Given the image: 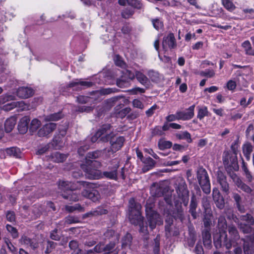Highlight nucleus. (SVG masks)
<instances>
[{
    "label": "nucleus",
    "mask_w": 254,
    "mask_h": 254,
    "mask_svg": "<svg viewBox=\"0 0 254 254\" xmlns=\"http://www.w3.org/2000/svg\"><path fill=\"white\" fill-rule=\"evenodd\" d=\"M6 153L9 156L15 157L16 158L20 157V151L19 149L16 147H10L6 149Z\"/></svg>",
    "instance_id": "f704fd0d"
},
{
    "label": "nucleus",
    "mask_w": 254,
    "mask_h": 254,
    "mask_svg": "<svg viewBox=\"0 0 254 254\" xmlns=\"http://www.w3.org/2000/svg\"><path fill=\"white\" fill-rule=\"evenodd\" d=\"M223 161L226 169L232 168L235 171L238 170L237 156L236 155L230 154L228 151H225L223 153Z\"/></svg>",
    "instance_id": "6e6552de"
},
{
    "label": "nucleus",
    "mask_w": 254,
    "mask_h": 254,
    "mask_svg": "<svg viewBox=\"0 0 254 254\" xmlns=\"http://www.w3.org/2000/svg\"><path fill=\"white\" fill-rule=\"evenodd\" d=\"M152 22L154 27L158 30L162 29L163 27V23L159 19H152Z\"/></svg>",
    "instance_id": "4d7b16f0"
},
{
    "label": "nucleus",
    "mask_w": 254,
    "mask_h": 254,
    "mask_svg": "<svg viewBox=\"0 0 254 254\" xmlns=\"http://www.w3.org/2000/svg\"><path fill=\"white\" fill-rule=\"evenodd\" d=\"M229 238L224 231L220 234L215 233L213 236L214 244L216 248L221 247L222 244L228 250H230L232 246L238 244L237 241L240 240V235L236 227L230 225L228 227Z\"/></svg>",
    "instance_id": "f03ea898"
},
{
    "label": "nucleus",
    "mask_w": 254,
    "mask_h": 254,
    "mask_svg": "<svg viewBox=\"0 0 254 254\" xmlns=\"http://www.w3.org/2000/svg\"><path fill=\"white\" fill-rule=\"evenodd\" d=\"M197 178L202 190L206 194L210 192V183L208 175L206 170L203 168H199L197 171Z\"/></svg>",
    "instance_id": "39448f33"
},
{
    "label": "nucleus",
    "mask_w": 254,
    "mask_h": 254,
    "mask_svg": "<svg viewBox=\"0 0 254 254\" xmlns=\"http://www.w3.org/2000/svg\"><path fill=\"white\" fill-rule=\"evenodd\" d=\"M109 134H111V137L109 139L108 141H110L111 147L109 148H105L104 149V152L106 153V157L109 158L110 157L111 154L116 152L123 146L125 139L122 136L118 137L116 138H114V134L111 131L110 129V132Z\"/></svg>",
    "instance_id": "20e7f679"
},
{
    "label": "nucleus",
    "mask_w": 254,
    "mask_h": 254,
    "mask_svg": "<svg viewBox=\"0 0 254 254\" xmlns=\"http://www.w3.org/2000/svg\"><path fill=\"white\" fill-rule=\"evenodd\" d=\"M49 159L57 163L62 162L64 159V156L62 153L55 152L50 156Z\"/></svg>",
    "instance_id": "2f4dec72"
},
{
    "label": "nucleus",
    "mask_w": 254,
    "mask_h": 254,
    "mask_svg": "<svg viewBox=\"0 0 254 254\" xmlns=\"http://www.w3.org/2000/svg\"><path fill=\"white\" fill-rule=\"evenodd\" d=\"M243 151L247 159L249 160L250 158L251 154L253 151L252 145L249 142H247L246 143L244 144L243 146Z\"/></svg>",
    "instance_id": "bb28decb"
},
{
    "label": "nucleus",
    "mask_w": 254,
    "mask_h": 254,
    "mask_svg": "<svg viewBox=\"0 0 254 254\" xmlns=\"http://www.w3.org/2000/svg\"><path fill=\"white\" fill-rule=\"evenodd\" d=\"M114 61L116 65L122 68H125L126 67V63L123 61L122 58L120 56L118 55H115L114 58Z\"/></svg>",
    "instance_id": "a18cd8bd"
},
{
    "label": "nucleus",
    "mask_w": 254,
    "mask_h": 254,
    "mask_svg": "<svg viewBox=\"0 0 254 254\" xmlns=\"http://www.w3.org/2000/svg\"><path fill=\"white\" fill-rule=\"evenodd\" d=\"M227 228V224L225 216H220L218 220V228L219 229V233H216L220 234L224 231H226Z\"/></svg>",
    "instance_id": "393cba45"
},
{
    "label": "nucleus",
    "mask_w": 254,
    "mask_h": 254,
    "mask_svg": "<svg viewBox=\"0 0 254 254\" xmlns=\"http://www.w3.org/2000/svg\"><path fill=\"white\" fill-rule=\"evenodd\" d=\"M229 211V213L227 214L226 211L225 213H226L227 218L229 219H232L234 222L237 224L239 229L242 231L244 233H250L251 232L252 230V228L251 226L252 225H249V224H246L245 223H243L242 222H240L239 218H238L233 213H231L232 212L231 209L228 210Z\"/></svg>",
    "instance_id": "9d476101"
},
{
    "label": "nucleus",
    "mask_w": 254,
    "mask_h": 254,
    "mask_svg": "<svg viewBox=\"0 0 254 254\" xmlns=\"http://www.w3.org/2000/svg\"><path fill=\"white\" fill-rule=\"evenodd\" d=\"M202 206L204 208L206 212L211 211L210 208V205L209 203V199L207 196H204L202 198Z\"/></svg>",
    "instance_id": "09e8293b"
},
{
    "label": "nucleus",
    "mask_w": 254,
    "mask_h": 254,
    "mask_svg": "<svg viewBox=\"0 0 254 254\" xmlns=\"http://www.w3.org/2000/svg\"><path fill=\"white\" fill-rule=\"evenodd\" d=\"M132 236L131 234L127 233L122 239V247H129L132 242Z\"/></svg>",
    "instance_id": "72a5a7b5"
},
{
    "label": "nucleus",
    "mask_w": 254,
    "mask_h": 254,
    "mask_svg": "<svg viewBox=\"0 0 254 254\" xmlns=\"http://www.w3.org/2000/svg\"><path fill=\"white\" fill-rule=\"evenodd\" d=\"M6 227L7 231L11 233L13 238H16L18 237V233L15 228L8 224L6 225Z\"/></svg>",
    "instance_id": "13d9d810"
},
{
    "label": "nucleus",
    "mask_w": 254,
    "mask_h": 254,
    "mask_svg": "<svg viewBox=\"0 0 254 254\" xmlns=\"http://www.w3.org/2000/svg\"><path fill=\"white\" fill-rule=\"evenodd\" d=\"M207 108L206 107H203L199 109L197 117L199 120H202L204 117L207 116Z\"/></svg>",
    "instance_id": "8fccbe9b"
},
{
    "label": "nucleus",
    "mask_w": 254,
    "mask_h": 254,
    "mask_svg": "<svg viewBox=\"0 0 254 254\" xmlns=\"http://www.w3.org/2000/svg\"><path fill=\"white\" fill-rule=\"evenodd\" d=\"M194 108L195 105H193L188 108V112L177 111L176 113L178 120L186 121L192 118L194 116Z\"/></svg>",
    "instance_id": "4468645a"
},
{
    "label": "nucleus",
    "mask_w": 254,
    "mask_h": 254,
    "mask_svg": "<svg viewBox=\"0 0 254 254\" xmlns=\"http://www.w3.org/2000/svg\"><path fill=\"white\" fill-rule=\"evenodd\" d=\"M242 169L245 173V175L246 176L247 179L249 182H251L252 180V176L251 175V172L249 171V169L246 166L244 161L243 160V165H242Z\"/></svg>",
    "instance_id": "3c124183"
},
{
    "label": "nucleus",
    "mask_w": 254,
    "mask_h": 254,
    "mask_svg": "<svg viewBox=\"0 0 254 254\" xmlns=\"http://www.w3.org/2000/svg\"><path fill=\"white\" fill-rule=\"evenodd\" d=\"M142 162L144 163V166L142 168L143 172H146L152 169L155 167L156 162L151 157H148L145 158Z\"/></svg>",
    "instance_id": "412c9836"
},
{
    "label": "nucleus",
    "mask_w": 254,
    "mask_h": 254,
    "mask_svg": "<svg viewBox=\"0 0 254 254\" xmlns=\"http://www.w3.org/2000/svg\"><path fill=\"white\" fill-rule=\"evenodd\" d=\"M222 2L223 6L229 11H233L236 7L231 0H222Z\"/></svg>",
    "instance_id": "49530a36"
},
{
    "label": "nucleus",
    "mask_w": 254,
    "mask_h": 254,
    "mask_svg": "<svg viewBox=\"0 0 254 254\" xmlns=\"http://www.w3.org/2000/svg\"><path fill=\"white\" fill-rule=\"evenodd\" d=\"M147 216L149 227L151 229H153L157 224H162L163 223L159 215L155 211L150 210L147 212Z\"/></svg>",
    "instance_id": "9b49d317"
},
{
    "label": "nucleus",
    "mask_w": 254,
    "mask_h": 254,
    "mask_svg": "<svg viewBox=\"0 0 254 254\" xmlns=\"http://www.w3.org/2000/svg\"><path fill=\"white\" fill-rule=\"evenodd\" d=\"M57 125L53 123L45 124L38 131L40 136H44L53 132L56 128Z\"/></svg>",
    "instance_id": "dca6fc26"
},
{
    "label": "nucleus",
    "mask_w": 254,
    "mask_h": 254,
    "mask_svg": "<svg viewBox=\"0 0 254 254\" xmlns=\"http://www.w3.org/2000/svg\"><path fill=\"white\" fill-rule=\"evenodd\" d=\"M41 123L40 120L37 119H33L30 123L29 129L31 131H35L41 126Z\"/></svg>",
    "instance_id": "e433bc0d"
},
{
    "label": "nucleus",
    "mask_w": 254,
    "mask_h": 254,
    "mask_svg": "<svg viewBox=\"0 0 254 254\" xmlns=\"http://www.w3.org/2000/svg\"><path fill=\"white\" fill-rule=\"evenodd\" d=\"M63 114L62 113H55L54 114H52L46 118V121H56L62 118Z\"/></svg>",
    "instance_id": "de8ad7c7"
},
{
    "label": "nucleus",
    "mask_w": 254,
    "mask_h": 254,
    "mask_svg": "<svg viewBox=\"0 0 254 254\" xmlns=\"http://www.w3.org/2000/svg\"><path fill=\"white\" fill-rule=\"evenodd\" d=\"M94 162L87 161L86 164H82L81 168L85 173L86 178L89 179H98L101 176V173L99 170L93 169Z\"/></svg>",
    "instance_id": "0eeeda50"
},
{
    "label": "nucleus",
    "mask_w": 254,
    "mask_h": 254,
    "mask_svg": "<svg viewBox=\"0 0 254 254\" xmlns=\"http://www.w3.org/2000/svg\"><path fill=\"white\" fill-rule=\"evenodd\" d=\"M81 186L83 188V190L81 192L83 196L88 198L93 201H96L99 199L100 194L99 192L94 189V184L84 181L68 184L64 182V198L74 201L78 200V196L73 192V190L81 189Z\"/></svg>",
    "instance_id": "f257e3e1"
},
{
    "label": "nucleus",
    "mask_w": 254,
    "mask_h": 254,
    "mask_svg": "<svg viewBox=\"0 0 254 254\" xmlns=\"http://www.w3.org/2000/svg\"><path fill=\"white\" fill-rule=\"evenodd\" d=\"M116 89L115 88H103L99 90V93L102 95H108L112 93H114L115 92Z\"/></svg>",
    "instance_id": "e2e57ef3"
},
{
    "label": "nucleus",
    "mask_w": 254,
    "mask_h": 254,
    "mask_svg": "<svg viewBox=\"0 0 254 254\" xmlns=\"http://www.w3.org/2000/svg\"><path fill=\"white\" fill-rule=\"evenodd\" d=\"M158 108L156 105H154L146 111V115L147 117H151L154 113L156 110Z\"/></svg>",
    "instance_id": "774afa93"
},
{
    "label": "nucleus",
    "mask_w": 254,
    "mask_h": 254,
    "mask_svg": "<svg viewBox=\"0 0 254 254\" xmlns=\"http://www.w3.org/2000/svg\"><path fill=\"white\" fill-rule=\"evenodd\" d=\"M16 123V118L14 117H11L7 119L4 123V128L6 132H10L13 129Z\"/></svg>",
    "instance_id": "4be33fe9"
},
{
    "label": "nucleus",
    "mask_w": 254,
    "mask_h": 254,
    "mask_svg": "<svg viewBox=\"0 0 254 254\" xmlns=\"http://www.w3.org/2000/svg\"><path fill=\"white\" fill-rule=\"evenodd\" d=\"M212 196L214 202L217 201V199L218 200L220 199V198L223 197V196L221 195V193L217 188H214L212 191Z\"/></svg>",
    "instance_id": "052dcab7"
},
{
    "label": "nucleus",
    "mask_w": 254,
    "mask_h": 254,
    "mask_svg": "<svg viewBox=\"0 0 254 254\" xmlns=\"http://www.w3.org/2000/svg\"><path fill=\"white\" fill-rule=\"evenodd\" d=\"M177 46L176 39L173 33H169L167 36L164 37L162 42L163 49L166 51L168 48L174 49Z\"/></svg>",
    "instance_id": "f8f14e48"
},
{
    "label": "nucleus",
    "mask_w": 254,
    "mask_h": 254,
    "mask_svg": "<svg viewBox=\"0 0 254 254\" xmlns=\"http://www.w3.org/2000/svg\"><path fill=\"white\" fill-rule=\"evenodd\" d=\"M153 135H161L163 134L162 127L160 126L156 127L152 131Z\"/></svg>",
    "instance_id": "69168bd1"
},
{
    "label": "nucleus",
    "mask_w": 254,
    "mask_h": 254,
    "mask_svg": "<svg viewBox=\"0 0 254 254\" xmlns=\"http://www.w3.org/2000/svg\"><path fill=\"white\" fill-rule=\"evenodd\" d=\"M164 188L157 183H153L150 187L151 195L155 197H161L164 194Z\"/></svg>",
    "instance_id": "6ab92c4d"
},
{
    "label": "nucleus",
    "mask_w": 254,
    "mask_h": 254,
    "mask_svg": "<svg viewBox=\"0 0 254 254\" xmlns=\"http://www.w3.org/2000/svg\"><path fill=\"white\" fill-rule=\"evenodd\" d=\"M115 244L114 243H110L104 246V253L103 254H118L119 251L117 249H115Z\"/></svg>",
    "instance_id": "a878e982"
},
{
    "label": "nucleus",
    "mask_w": 254,
    "mask_h": 254,
    "mask_svg": "<svg viewBox=\"0 0 254 254\" xmlns=\"http://www.w3.org/2000/svg\"><path fill=\"white\" fill-rule=\"evenodd\" d=\"M104 154V150L103 151L97 150L92 152H89L88 154V157L90 159H96L99 157L102 154ZM106 154V153H105Z\"/></svg>",
    "instance_id": "5fc2aeb1"
},
{
    "label": "nucleus",
    "mask_w": 254,
    "mask_h": 254,
    "mask_svg": "<svg viewBox=\"0 0 254 254\" xmlns=\"http://www.w3.org/2000/svg\"><path fill=\"white\" fill-rule=\"evenodd\" d=\"M173 216L175 219H179L181 221L183 220L184 211L181 206L177 207L173 213Z\"/></svg>",
    "instance_id": "4c0bfd02"
},
{
    "label": "nucleus",
    "mask_w": 254,
    "mask_h": 254,
    "mask_svg": "<svg viewBox=\"0 0 254 254\" xmlns=\"http://www.w3.org/2000/svg\"><path fill=\"white\" fill-rule=\"evenodd\" d=\"M177 136L179 139H186L188 142H191L192 141L190 133L187 131H185L182 133L177 134Z\"/></svg>",
    "instance_id": "603ef678"
},
{
    "label": "nucleus",
    "mask_w": 254,
    "mask_h": 254,
    "mask_svg": "<svg viewBox=\"0 0 254 254\" xmlns=\"http://www.w3.org/2000/svg\"><path fill=\"white\" fill-rule=\"evenodd\" d=\"M217 181L221 186L222 191L228 194L229 192V185L226 176L220 171L217 172Z\"/></svg>",
    "instance_id": "ddd939ff"
},
{
    "label": "nucleus",
    "mask_w": 254,
    "mask_h": 254,
    "mask_svg": "<svg viewBox=\"0 0 254 254\" xmlns=\"http://www.w3.org/2000/svg\"><path fill=\"white\" fill-rule=\"evenodd\" d=\"M104 235L106 238L110 239L113 237H115L117 239H118V234L112 229H108L104 233Z\"/></svg>",
    "instance_id": "864d4df0"
},
{
    "label": "nucleus",
    "mask_w": 254,
    "mask_h": 254,
    "mask_svg": "<svg viewBox=\"0 0 254 254\" xmlns=\"http://www.w3.org/2000/svg\"><path fill=\"white\" fill-rule=\"evenodd\" d=\"M158 145L160 150H164L170 148L172 146V143L169 141L161 139L159 141Z\"/></svg>",
    "instance_id": "c9c22d12"
},
{
    "label": "nucleus",
    "mask_w": 254,
    "mask_h": 254,
    "mask_svg": "<svg viewBox=\"0 0 254 254\" xmlns=\"http://www.w3.org/2000/svg\"><path fill=\"white\" fill-rule=\"evenodd\" d=\"M17 108L18 111H23L25 110H28L29 109V106L25 104L24 102L21 101H16V108Z\"/></svg>",
    "instance_id": "37998d69"
},
{
    "label": "nucleus",
    "mask_w": 254,
    "mask_h": 254,
    "mask_svg": "<svg viewBox=\"0 0 254 254\" xmlns=\"http://www.w3.org/2000/svg\"><path fill=\"white\" fill-rule=\"evenodd\" d=\"M135 77L137 80L143 85L147 86L149 84V81L147 76L139 71L135 72Z\"/></svg>",
    "instance_id": "5701e85b"
},
{
    "label": "nucleus",
    "mask_w": 254,
    "mask_h": 254,
    "mask_svg": "<svg viewBox=\"0 0 254 254\" xmlns=\"http://www.w3.org/2000/svg\"><path fill=\"white\" fill-rule=\"evenodd\" d=\"M199 74L202 77L212 78L215 76V73L214 70L213 69H207L204 71H200Z\"/></svg>",
    "instance_id": "ea45409f"
},
{
    "label": "nucleus",
    "mask_w": 254,
    "mask_h": 254,
    "mask_svg": "<svg viewBox=\"0 0 254 254\" xmlns=\"http://www.w3.org/2000/svg\"><path fill=\"white\" fill-rule=\"evenodd\" d=\"M203 219L204 225L206 228L209 227L211 224L212 214L211 211H207Z\"/></svg>",
    "instance_id": "79ce46f5"
},
{
    "label": "nucleus",
    "mask_w": 254,
    "mask_h": 254,
    "mask_svg": "<svg viewBox=\"0 0 254 254\" xmlns=\"http://www.w3.org/2000/svg\"><path fill=\"white\" fill-rule=\"evenodd\" d=\"M203 245L207 249H210L212 246L211 237L209 231L206 229L202 233Z\"/></svg>",
    "instance_id": "aec40b11"
},
{
    "label": "nucleus",
    "mask_w": 254,
    "mask_h": 254,
    "mask_svg": "<svg viewBox=\"0 0 254 254\" xmlns=\"http://www.w3.org/2000/svg\"><path fill=\"white\" fill-rule=\"evenodd\" d=\"M72 86H74L75 85H80L81 86L85 87H91L93 85V83L90 81H80L78 83H75L74 84H71Z\"/></svg>",
    "instance_id": "0e129e2a"
},
{
    "label": "nucleus",
    "mask_w": 254,
    "mask_h": 254,
    "mask_svg": "<svg viewBox=\"0 0 254 254\" xmlns=\"http://www.w3.org/2000/svg\"><path fill=\"white\" fill-rule=\"evenodd\" d=\"M130 82L128 79L122 76L120 78L117 80L116 84L120 88H125L130 86Z\"/></svg>",
    "instance_id": "c85d7f7f"
},
{
    "label": "nucleus",
    "mask_w": 254,
    "mask_h": 254,
    "mask_svg": "<svg viewBox=\"0 0 254 254\" xmlns=\"http://www.w3.org/2000/svg\"><path fill=\"white\" fill-rule=\"evenodd\" d=\"M123 74V76L127 79H128L130 81L133 79L135 76V74L129 70H126Z\"/></svg>",
    "instance_id": "680f3d73"
},
{
    "label": "nucleus",
    "mask_w": 254,
    "mask_h": 254,
    "mask_svg": "<svg viewBox=\"0 0 254 254\" xmlns=\"http://www.w3.org/2000/svg\"><path fill=\"white\" fill-rule=\"evenodd\" d=\"M90 100V98L84 96H79L77 97V101L78 102L84 104L89 102Z\"/></svg>",
    "instance_id": "338daca9"
},
{
    "label": "nucleus",
    "mask_w": 254,
    "mask_h": 254,
    "mask_svg": "<svg viewBox=\"0 0 254 254\" xmlns=\"http://www.w3.org/2000/svg\"><path fill=\"white\" fill-rule=\"evenodd\" d=\"M33 94L32 89L28 87H20L16 91V95L20 98H28Z\"/></svg>",
    "instance_id": "f3484780"
},
{
    "label": "nucleus",
    "mask_w": 254,
    "mask_h": 254,
    "mask_svg": "<svg viewBox=\"0 0 254 254\" xmlns=\"http://www.w3.org/2000/svg\"><path fill=\"white\" fill-rule=\"evenodd\" d=\"M65 209L69 212H72L75 210H78L79 212H83L84 211V208L79 204H75L73 206L67 205L65 206Z\"/></svg>",
    "instance_id": "58836bf2"
},
{
    "label": "nucleus",
    "mask_w": 254,
    "mask_h": 254,
    "mask_svg": "<svg viewBox=\"0 0 254 254\" xmlns=\"http://www.w3.org/2000/svg\"><path fill=\"white\" fill-rule=\"evenodd\" d=\"M176 190L179 197L183 199L184 204L187 205L189 200V191L186 184L183 183L180 185Z\"/></svg>",
    "instance_id": "2eb2a0df"
},
{
    "label": "nucleus",
    "mask_w": 254,
    "mask_h": 254,
    "mask_svg": "<svg viewBox=\"0 0 254 254\" xmlns=\"http://www.w3.org/2000/svg\"><path fill=\"white\" fill-rule=\"evenodd\" d=\"M128 4L137 9L142 8V4L138 0H128Z\"/></svg>",
    "instance_id": "bf43d9fd"
},
{
    "label": "nucleus",
    "mask_w": 254,
    "mask_h": 254,
    "mask_svg": "<svg viewBox=\"0 0 254 254\" xmlns=\"http://www.w3.org/2000/svg\"><path fill=\"white\" fill-rule=\"evenodd\" d=\"M242 47L247 55L254 56V49H253L251 44L249 41H245L242 43Z\"/></svg>",
    "instance_id": "c756f323"
},
{
    "label": "nucleus",
    "mask_w": 254,
    "mask_h": 254,
    "mask_svg": "<svg viewBox=\"0 0 254 254\" xmlns=\"http://www.w3.org/2000/svg\"><path fill=\"white\" fill-rule=\"evenodd\" d=\"M148 75L153 82H157L160 79V76L159 73L153 70H150L148 73Z\"/></svg>",
    "instance_id": "a19ab883"
},
{
    "label": "nucleus",
    "mask_w": 254,
    "mask_h": 254,
    "mask_svg": "<svg viewBox=\"0 0 254 254\" xmlns=\"http://www.w3.org/2000/svg\"><path fill=\"white\" fill-rule=\"evenodd\" d=\"M30 122V118L28 116H25L21 118L18 125V129L20 133H25L28 128V124Z\"/></svg>",
    "instance_id": "a211bd4d"
},
{
    "label": "nucleus",
    "mask_w": 254,
    "mask_h": 254,
    "mask_svg": "<svg viewBox=\"0 0 254 254\" xmlns=\"http://www.w3.org/2000/svg\"><path fill=\"white\" fill-rule=\"evenodd\" d=\"M140 204L136 203L133 198L129 200V219L132 224H138L141 221Z\"/></svg>",
    "instance_id": "7ed1b4c3"
},
{
    "label": "nucleus",
    "mask_w": 254,
    "mask_h": 254,
    "mask_svg": "<svg viewBox=\"0 0 254 254\" xmlns=\"http://www.w3.org/2000/svg\"><path fill=\"white\" fill-rule=\"evenodd\" d=\"M15 97L10 94H5L0 97V105L2 110L9 111L16 108Z\"/></svg>",
    "instance_id": "423d86ee"
},
{
    "label": "nucleus",
    "mask_w": 254,
    "mask_h": 254,
    "mask_svg": "<svg viewBox=\"0 0 254 254\" xmlns=\"http://www.w3.org/2000/svg\"><path fill=\"white\" fill-rule=\"evenodd\" d=\"M69 247L71 250H73L71 254H80V250L78 248V243L75 241H71L69 244Z\"/></svg>",
    "instance_id": "c03bdc74"
},
{
    "label": "nucleus",
    "mask_w": 254,
    "mask_h": 254,
    "mask_svg": "<svg viewBox=\"0 0 254 254\" xmlns=\"http://www.w3.org/2000/svg\"><path fill=\"white\" fill-rule=\"evenodd\" d=\"M63 134H58L56 135L52 142L51 145L56 149H60L62 147Z\"/></svg>",
    "instance_id": "b1692460"
},
{
    "label": "nucleus",
    "mask_w": 254,
    "mask_h": 254,
    "mask_svg": "<svg viewBox=\"0 0 254 254\" xmlns=\"http://www.w3.org/2000/svg\"><path fill=\"white\" fill-rule=\"evenodd\" d=\"M119 165H116L114 169L111 171H105L103 172V175L107 178L113 180L117 179V169Z\"/></svg>",
    "instance_id": "cd10ccee"
},
{
    "label": "nucleus",
    "mask_w": 254,
    "mask_h": 254,
    "mask_svg": "<svg viewBox=\"0 0 254 254\" xmlns=\"http://www.w3.org/2000/svg\"><path fill=\"white\" fill-rule=\"evenodd\" d=\"M197 204L196 199L194 197H192L191 198L190 203V205L189 211L194 218H195L196 216V208L197 207Z\"/></svg>",
    "instance_id": "473e14b6"
},
{
    "label": "nucleus",
    "mask_w": 254,
    "mask_h": 254,
    "mask_svg": "<svg viewBox=\"0 0 254 254\" xmlns=\"http://www.w3.org/2000/svg\"><path fill=\"white\" fill-rule=\"evenodd\" d=\"M239 219L240 222H242L246 224H249V225H253L254 223V219L253 217L249 214L241 215Z\"/></svg>",
    "instance_id": "7c9ffc66"
},
{
    "label": "nucleus",
    "mask_w": 254,
    "mask_h": 254,
    "mask_svg": "<svg viewBox=\"0 0 254 254\" xmlns=\"http://www.w3.org/2000/svg\"><path fill=\"white\" fill-rule=\"evenodd\" d=\"M133 13L134 11L132 9L126 8L122 11V16L123 18L127 19L130 17Z\"/></svg>",
    "instance_id": "6e6d98bb"
},
{
    "label": "nucleus",
    "mask_w": 254,
    "mask_h": 254,
    "mask_svg": "<svg viewBox=\"0 0 254 254\" xmlns=\"http://www.w3.org/2000/svg\"><path fill=\"white\" fill-rule=\"evenodd\" d=\"M111 127L109 124L103 125L91 138L92 142H95L99 137H101V140L103 141H108L111 137V134H109V132H110Z\"/></svg>",
    "instance_id": "1a4fd4ad"
}]
</instances>
